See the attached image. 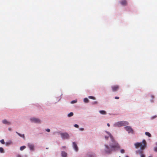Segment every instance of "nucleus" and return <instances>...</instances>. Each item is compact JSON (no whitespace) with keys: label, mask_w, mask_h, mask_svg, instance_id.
Segmentation results:
<instances>
[{"label":"nucleus","mask_w":157,"mask_h":157,"mask_svg":"<svg viewBox=\"0 0 157 157\" xmlns=\"http://www.w3.org/2000/svg\"><path fill=\"white\" fill-rule=\"evenodd\" d=\"M121 4L124 6H125L127 4V2L126 0H122L120 2Z\"/></svg>","instance_id":"11"},{"label":"nucleus","mask_w":157,"mask_h":157,"mask_svg":"<svg viewBox=\"0 0 157 157\" xmlns=\"http://www.w3.org/2000/svg\"><path fill=\"white\" fill-rule=\"evenodd\" d=\"M108 126H109V124Z\"/></svg>","instance_id":"37"},{"label":"nucleus","mask_w":157,"mask_h":157,"mask_svg":"<svg viewBox=\"0 0 157 157\" xmlns=\"http://www.w3.org/2000/svg\"><path fill=\"white\" fill-rule=\"evenodd\" d=\"M77 101L76 100H73L71 101V104H73L77 102Z\"/></svg>","instance_id":"21"},{"label":"nucleus","mask_w":157,"mask_h":157,"mask_svg":"<svg viewBox=\"0 0 157 157\" xmlns=\"http://www.w3.org/2000/svg\"><path fill=\"white\" fill-rule=\"evenodd\" d=\"M109 137L111 139V142L110 144L109 147V153L120 148L119 144L114 140L113 136L109 133Z\"/></svg>","instance_id":"1"},{"label":"nucleus","mask_w":157,"mask_h":157,"mask_svg":"<svg viewBox=\"0 0 157 157\" xmlns=\"http://www.w3.org/2000/svg\"><path fill=\"white\" fill-rule=\"evenodd\" d=\"M74 126L76 128H78V125L77 124H75L74 125Z\"/></svg>","instance_id":"26"},{"label":"nucleus","mask_w":157,"mask_h":157,"mask_svg":"<svg viewBox=\"0 0 157 157\" xmlns=\"http://www.w3.org/2000/svg\"><path fill=\"white\" fill-rule=\"evenodd\" d=\"M26 148L25 146H21L20 148V149L22 151L25 149Z\"/></svg>","instance_id":"19"},{"label":"nucleus","mask_w":157,"mask_h":157,"mask_svg":"<svg viewBox=\"0 0 157 157\" xmlns=\"http://www.w3.org/2000/svg\"><path fill=\"white\" fill-rule=\"evenodd\" d=\"M156 117H157V116H154V117H152V119H154V118H156Z\"/></svg>","instance_id":"29"},{"label":"nucleus","mask_w":157,"mask_h":157,"mask_svg":"<svg viewBox=\"0 0 157 157\" xmlns=\"http://www.w3.org/2000/svg\"><path fill=\"white\" fill-rule=\"evenodd\" d=\"M156 145H157V142L156 143Z\"/></svg>","instance_id":"35"},{"label":"nucleus","mask_w":157,"mask_h":157,"mask_svg":"<svg viewBox=\"0 0 157 157\" xmlns=\"http://www.w3.org/2000/svg\"><path fill=\"white\" fill-rule=\"evenodd\" d=\"M62 157H66L67 156V153L65 151H62L61 153Z\"/></svg>","instance_id":"12"},{"label":"nucleus","mask_w":157,"mask_h":157,"mask_svg":"<svg viewBox=\"0 0 157 157\" xmlns=\"http://www.w3.org/2000/svg\"><path fill=\"white\" fill-rule=\"evenodd\" d=\"M46 131L48 132H50V130L48 128L46 129Z\"/></svg>","instance_id":"27"},{"label":"nucleus","mask_w":157,"mask_h":157,"mask_svg":"<svg viewBox=\"0 0 157 157\" xmlns=\"http://www.w3.org/2000/svg\"><path fill=\"white\" fill-rule=\"evenodd\" d=\"M65 147H65V146H63V147H63V148H65Z\"/></svg>","instance_id":"33"},{"label":"nucleus","mask_w":157,"mask_h":157,"mask_svg":"<svg viewBox=\"0 0 157 157\" xmlns=\"http://www.w3.org/2000/svg\"><path fill=\"white\" fill-rule=\"evenodd\" d=\"M73 147L74 149L76 151H78V147L76 143L75 142L73 143Z\"/></svg>","instance_id":"8"},{"label":"nucleus","mask_w":157,"mask_h":157,"mask_svg":"<svg viewBox=\"0 0 157 157\" xmlns=\"http://www.w3.org/2000/svg\"><path fill=\"white\" fill-rule=\"evenodd\" d=\"M11 143H12V142L11 141H10L8 142H6V145L8 146L10 144H11Z\"/></svg>","instance_id":"17"},{"label":"nucleus","mask_w":157,"mask_h":157,"mask_svg":"<svg viewBox=\"0 0 157 157\" xmlns=\"http://www.w3.org/2000/svg\"><path fill=\"white\" fill-rule=\"evenodd\" d=\"M2 122L3 124H6L7 125H9L11 124V123L10 122L8 121L6 119H4V120H3L2 121Z\"/></svg>","instance_id":"10"},{"label":"nucleus","mask_w":157,"mask_h":157,"mask_svg":"<svg viewBox=\"0 0 157 157\" xmlns=\"http://www.w3.org/2000/svg\"><path fill=\"white\" fill-rule=\"evenodd\" d=\"M105 138H107V136H105Z\"/></svg>","instance_id":"34"},{"label":"nucleus","mask_w":157,"mask_h":157,"mask_svg":"<svg viewBox=\"0 0 157 157\" xmlns=\"http://www.w3.org/2000/svg\"><path fill=\"white\" fill-rule=\"evenodd\" d=\"M125 157H128V156H126Z\"/></svg>","instance_id":"38"},{"label":"nucleus","mask_w":157,"mask_h":157,"mask_svg":"<svg viewBox=\"0 0 157 157\" xmlns=\"http://www.w3.org/2000/svg\"><path fill=\"white\" fill-rule=\"evenodd\" d=\"M128 123L127 121H121L115 123L114 125L115 127H120L128 125Z\"/></svg>","instance_id":"3"},{"label":"nucleus","mask_w":157,"mask_h":157,"mask_svg":"<svg viewBox=\"0 0 157 157\" xmlns=\"http://www.w3.org/2000/svg\"><path fill=\"white\" fill-rule=\"evenodd\" d=\"M28 146L31 150H34V146L33 144H29Z\"/></svg>","instance_id":"9"},{"label":"nucleus","mask_w":157,"mask_h":157,"mask_svg":"<svg viewBox=\"0 0 157 157\" xmlns=\"http://www.w3.org/2000/svg\"><path fill=\"white\" fill-rule=\"evenodd\" d=\"M115 98L116 99H118L119 98L118 97H115Z\"/></svg>","instance_id":"28"},{"label":"nucleus","mask_w":157,"mask_h":157,"mask_svg":"<svg viewBox=\"0 0 157 157\" xmlns=\"http://www.w3.org/2000/svg\"><path fill=\"white\" fill-rule=\"evenodd\" d=\"M154 151L156 152H157V147H155L154 148Z\"/></svg>","instance_id":"25"},{"label":"nucleus","mask_w":157,"mask_h":157,"mask_svg":"<svg viewBox=\"0 0 157 157\" xmlns=\"http://www.w3.org/2000/svg\"><path fill=\"white\" fill-rule=\"evenodd\" d=\"M148 157H152V156H149Z\"/></svg>","instance_id":"36"},{"label":"nucleus","mask_w":157,"mask_h":157,"mask_svg":"<svg viewBox=\"0 0 157 157\" xmlns=\"http://www.w3.org/2000/svg\"><path fill=\"white\" fill-rule=\"evenodd\" d=\"M124 149H122L121 150V153H124Z\"/></svg>","instance_id":"24"},{"label":"nucleus","mask_w":157,"mask_h":157,"mask_svg":"<svg viewBox=\"0 0 157 157\" xmlns=\"http://www.w3.org/2000/svg\"><path fill=\"white\" fill-rule=\"evenodd\" d=\"M80 129L82 131L84 130V128H80Z\"/></svg>","instance_id":"31"},{"label":"nucleus","mask_w":157,"mask_h":157,"mask_svg":"<svg viewBox=\"0 0 157 157\" xmlns=\"http://www.w3.org/2000/svg\"><path fill=\"white\" fill-rule=\"evenodd\" d=\"M151 98H154V96L153 95H151Z\"/></svg>","instance_id":"32"},{"label":"nucleus","mask_w":157,"mask_h":157,"mask_svg":"<svg viewBox=\"0 0 157 157\" xmlns=\"http://www.w3.org/2000/svg\"><path fill=\"white\" fill-rule=\"evenodd\" d=\"M73 113L72 112H71L68 114V117H71L73 116Z\"/></svg>","instance_id":"16"},{"label":"nucleus","mask_w":157,"mask_h":157,"mask_svg":"<svg viewBox=\"0 0 157 157\" xmlns=\"http://www.w3.org/2000/svg\"><path fill=\"white\" fill-rule=\"evenodd\" d=\"M124 128L126 131L128 132V133H133V131L132 128L130 126L125 127Z\"/></svg>","instance_id":"4"},{"label":"nucleus","mask_w":157,"mask_h":157,"mask_svg":"<svg viewBox=\"0 0 157 157\" xmlns=\"http://www.w3.org/2000/svg\"><path fill=\"white\" fill-rule=\"evenodd\" d=\"M0 152L1 153L4 152V150L2 147H0Z\"/></svg>","instance_id":"20"},{"label":"nucleus","mask_w":157,"mask_h":157,"mask_svg":"<svg viewBox=\"0 0 157 157\" xmlns=\"http://www.w3.org/2000/svg\"><path fill=\"white\" fill-rule=\"evenodd\" d=\"M99 112H100V113H101V114H105V113H106L103 110L100 111Z\"/></svg>","instance_id":"18"},{"label":"nucleus","mask_w":157,"mask_h":157,"mask_svg":"<svg viewBox=\"0 0 157 157\" xmlns=\"http://www.w3.org/2000/svg\"><path fill=\"white\" fill-rule=\"evenodd\" d=\"M147 143L145 140H143L142 143H136L134 145L136 148H138L140 147L141 150H138L136 151L137 154L140 155V157H145V155L143 154V150L146 147Z\"/></svg>","instance_id":"2"},{"label":"nucleus","mask_w":157,"mask_h":157,"mask_svg":"<svg viewBox=\"0 0 157 157\" xmlns=\"http://www.w3.org/2000/svg\"><path fill=\"white\" fill-rule=\"evenodd\" d=\"M60 135L63 139H68L69 138V136L67 133H61Z\"/></svg>","instance_id":"5"},{"label":"nucleus","mask_w":157,"mask_h":157,"mask_svg":"<svg viewBox=\"0 0 157 157\" xmlns=\"http://www.w3.org/2000/svg\"><path fill=\"white\" fill-rule=\"evenodd\" d=\"M84 102L85 103H88L89 102V100L87 98H85L84 99Z\"/></svg>","instance_id":"14"},{"label":"nucleus","mask_w":157,"mask_h":157,"mask_svg":"<svg viewBox=\"0 0 157 157\" xmlns=\"http://www.w3.org/2000/svg\"><path fill=\"white\" fill-rule=\"evenodd\" d=\"M8 130H9V131H11V130H12V129L11 128H8Z\"/></svg>","instance_id":"30"},{"label":"nucleus","mask_w":157,"mask_h":157,"mask_svg":"<svg viewBox=\"0 0 157 157\" xmlns=\"http://www.w3.org/2000/svg\"><path fill=\"white\" fill-rule=\"evenodd\" d=\"M111 88L113 91H116L118 89L119 87L117 85H116L112 86Z\"/></svg>","instance_id":"7"},{"label":"nucleus","mask_w":157,"mask_h":157,"mask_svg":"<svg viewBox=\"0 0 157 157\" xmlns=\"http://www.w3.org/2000/svg\"><path fill=\"white\" fill-rule=\"evenodd\" d=\"M88 98H90V99H93V100L95 99V98L94 97H93V96H89L88 97Z\"/></svg>","instance_id":"23"},{"label":"nucleus","mask_w":157,"mask_h":157,"mask_svg":"<svg viewBox=\"0 0 157 157\" xmlns=\"http://www.w3.org/2000/svg\"><path fill=\"white\" fill-rule=\"evenodd\" d=\"M16 133H17L21 137H22L24 139L25 138V136L24 134L21 135L20 133H18L17 132H16Z\"/></svg>","instance_id":"13"},{"label":"nucleus","mask_w":157,"mask_h":157,"mask_svg":"<svg viewBox=\"0 0 157 157\" xmlns=\"http://www.w3.org/2000/svg\"><path fill=\"white\" fill-rule=\"evenodd\" d=\"M145 133V134L148 137H151V134L149 132H146Z\"/></svg>","instance_id":"15"},{"label":"nucleus","mask_w":157,"mask_h":157,"mask_svg":"<svg viewBox=\"0 0 157 157\" xmlns=\"http://www.w3.org/2000/svg\"><path fill=\"white\" fill-rule=\"evenodd\" d=\"M30 121L33 122H34L36 123H40V120L36 118H32L30 119Z\"/></svg>","instance_id":"6"},{"label":"nucleus","mask_w":157,"mask_h":157,"mask_svg":"<svg viewBox=\"0 0 157 157\" xmlns=\"http://www.w3.org/2000/svg\"><path fill=\"white\" fill-rule=\"evenodd\" d=\"M0 142L2 144H5V142L3 139L0 140Z\"/></svg>","instance_id":"22"}]
</instances>
